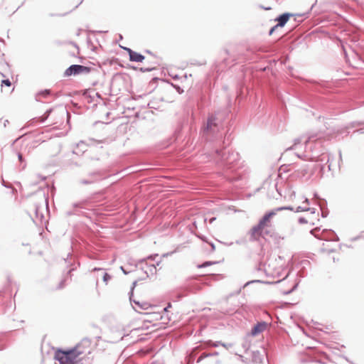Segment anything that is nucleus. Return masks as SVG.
<instances>
[{
    "mask_svg": "<svg viewBox=\"0 0 364 364\" xmlns=\"http://www.w3.org/2000/svg\"><path fill=\"white\" fill-rule=\"evenodd\" d=\"M290 258L286 261L281 256L278 257V259H275L279 267H274V273H276L277 277H283L282 279H279L277 281H274V286L278 292L283 295H287L293 292L298 287L300 280H294L289 284V282L287 280L288 276L290 274V269L289 268V262Z\"/></svg>",
    "mask_w": 364,
    "mask_h": 364,
    "instance_id": "f257e3e1",
    "label": "nucleus"
},
{
    "mask_svg": "<svg viewBox=\"0 0 364 364\" xmlns=\"http://www.w3.org/2000/svg\"><path fill=\"white\" fill-rule=\"evenodd\" d=\"M272 218L273 210H271L259 219L258 223L249 231L250 241H258L260 238L269 241L273 237Z\"/></svg>",
    "mask_w": 364,
    "mask_h": 364,
    "instance_id": "f03ea898",
    "label": "nucleus"
},
{
    "mask_svg": "<svg viewBox=\"0 0 364 364\" xmlns=\"http://www.w3.org/2000/svg\"><path fill=\"white\" fill-rule=\"evenodd\" d=\"M91 341L89 338H84L81 343L75 348L68 350H58L56 351L55 358L60 364H82L80 360H77V358L85 353L84 350H80L81 346L89 347Z\"/></svg>",
    "mask_w": 364,
    "mask_h": 364,
    "instance_id": "7ed1b4c3",
    "label": "nucleus"
},
{
    "mask_svg": "<svg viewBox=\"0 0 364 364\" xmlns=\"http://www.w3.org/2000/svg\"><path fill=\"white\" fill-rule=\"evenodd\" d=\"M218 112L208 114L207 120L201 128L203 137L206 139L209 135H213L219 129V124L221 122L218 117Z\"/></svg>",
    "mask_w": 364,
    "mask_h": 364,
    "instance_id": "20e7f679",
    "label": "nucleus"
},
{
    "mask_svg": "<svg viewBox=\"0 0 364 364\" xmlns=\"http://www.w3.org/2000/svg\"><path fill=\"white\" fill-rule=\"evenodd\" d=\"M200 284L197 282L196 278L187 279L184 285L181 288L182 292L178 294V299H181L188 295V293H195L200 289Z\"/></svg>",
    "mask_w": 364,
    "mask_h": 364,
    "instance_id": "39448f33",
    "label": "nucleus"
},
{
    "mask_svg": "<svg viewBox=\"0 0 364 364\" xmlns=\"http://www.w3.org/2000/svg\"><path fill=\"white\" fill-rule=\"evenodd\" d=\"M215 154L218 158L221 161L224 162L225 165L232 164L239 159V154L234 151L230 152L228 151L226 152L223 150L217 149Z\"/></svg>",
    "mask_w": 364,
    "mask_h": 364,
    "instance_id": "423d86ee",
    "label": "nucleus"
},
{
    "mask_svg": "<svg viewBox=\"0 0 364 364\" xmlns=\"http://www.w3.org/2000/svg\"><path fill=\"white\" fill-rule=\"evenodd\" d=\"M91 71V68L82 65H71L65 71V76L77 75L81 73H89Z\"/></svg>",
    "mask_w": 364,
    "mask_h": 364,
    "instance_id": "0eeeda50",
    "label": "nucleus"
},
{
    "mask_svg": "<svg viewBox=\"0 0 364 364\" xmlns=\"http://www.w3.org/2000/svg\"><path fill=\"white\" fill-rule=\"evenodd\" d=\"M41 201H42V203L41 205H36L35 206V218H36V219H33V221L36 223L38 222L42 223V221L44 218V215H43V212L41 211L43 209V206L45 205L46 210H48V198L45 196V195H43L42 196Z\"/></svg>",
    "mask_w": 364,
    "mask_h": 364,
    "instance_id": "6e6552de",
    "label": "nucleus"
},
{
    "mask_svg": "<svg viewBox=\"0 0 364 364\" xmlns=\"http://www.w3.org/2000/svg\"><path fill=\"white\" fill-rule=\"evenodd\" d=\"M292 16H294L293 14L285 12L274 18V22H277L274 25V30L278 28H283Z\"/></svg>",
    "mask_w": 364,
    "mask_h": 364,
    "instance_id": "1a4fd4ad",
    "label": "nucleus"
},
{
    "mask_svg": "<svg viewBox=\"0 0 364 364\" xmlns=\"http://www.w3.org/2000/svg\"><path fill=\"white\" fill-rule=\"evenodd\" d=\"M123 49L127 52L130 61L139 63L142 62L145 58V57L142 54L134 51L129 48L124 47L123 48Z\"/></svg>",
    "mask_w": 364,
    "mask_h": 364,
    "instance_id": "9d476101",
    "label": "nucleus"
},
{
    "mask_svg": "<svg viewBox=\"0 0 364 364\" xmlns=\"http://www.w3.org/2000/svg\"><path fill=\"white\" fill-rule=\"evenodd\" d=\"M267 326V323L265 321H261L258 322L257 324H255L251 331H250V336H255L258 335L259 333L263 332Z\"/></svg>",
    "mask_w": 364,
    "mask_h": 364,
    "instance_id": "9b49d317",
    "label": "nucleus"
},
{
    "mask_svg": "<svg viewBox=\"0 0 364 364\" xmlns=\"http://www.w3.org/2000/svg\"><path fill=\"white\" fill-rule=\"evenodd\" d=\"M132 296H133L129 295V300L131 303H134L136 306L137 309L134 308L135 311H139V310H146L149 309V303L144 301L140 302L139 301L134 300L132 299Z\"/></svg>",
    "mask_w": 364,
    "mask_h": 364,
    "instance_id": "f8f14e48",
    "label": "nucleus"
},
{
    "mask_svg": "<svg viewBox=\"0 0 364 364\" xmlns=\"http://www.w3.org/2000/svg\"><path fill=\"white\" fill-rule=\"evenodd\" d=\"M87 146H89V144L85 141H80L77 144V149L73 150V152L75 154H81L87 150Z\"/></svg>",
    "mask_w": 364,
    "mask_h": 364,
    "instance_id": "ddd939ff",
    "label": "nucleus"
},
{
    "mask_svg": "<svg viewBox=\"0 0 364 364\" xmlns=\"http://www.w3.org/2000/svg\"><path fill=\"white\" fill-rule=\"evenodd\" d=\"M324 233H327L328 237H326L325 236H322L320 237L321 240H331V241H338L339 240V237L336 234V232L334 231H333L332 230H323L322 234H324Z\"/></svg>",
    "mask_w": 364,
    "mask_h": 364,
    "instance_id": "4468645a",
    "label": "nucleus"
},
{
    "mask_svg": "<svg viewBox=\"0 0 364 364\" xmlns=\"http://www.w3.org/2000/svg\"><path fill=\"white\" fill-rule=\"evenodd\" d=\"M146 268L144 267H141V269L144 271V273L146 274V277H149V274L154 275L156 273V267L154 264L148 265L146 263Z\"/></svg>",
    "mask_w": 364,
    "mask_h": 364,
    "instance_id": "2eb2a0df",
    "label": "nucleus"
},
{
    "mask_svg": "<svg viewBox=\"0 0 364 364\" xmlns=\"http://www.w3.org/2000/svg\"><path fill=\"white\" fill-rule=\"evenodd\" d=\"M316 2H317V0H316L315 3L312 4L310 9L306 13L294 14V21L295 22H298V23L302 22L303 19H301V18L303 16H305L306 18L308 17V15L309 14L310 11L312 10L314 6L316 5Z\"/></svg>",
    "mask_w": 364,
    "mask_h": 364,
    "instance_id": "dca6fc26",
    "label": "nucleus"
},
{
    "mask_svg": "<svg viewBox=\"0 0 364 364\" xmlns=\"http://www.w3.org/2000/svg\"><path fill=\"white\" fill-rule=\"evenodd\" d=\"M319 208L321 211V217L326 218L328 215V210L327 208V201L326 200H322L319 203Z\"/></svg>",
    "mask_w": 364,
    "mask_h": 364,
    "instance_id": "f3484780",
    "label": "nucleus"
},
{
    "mask_svg": "<svg viewBox=\"0 0 364 364\" xmlns=\"http://www.w3.org/2000/svg\"><path fill=\"white\" fill-rule=\"evenodd\" d=\"M50 95V90H44L38 92L36 95V101H41L40 97H46Z\"/></svg>",
    "mask_w": 364,
    "mask_h": 364,
    "instance_id": "a211bd4d",
    "label": "nucleus"
},
{
    "mask_svg": "<svg viewBox=\"0 0 364 364\" xmlns=\"http://www.w3.org/2000/svg\"><path fill=\"white\" fill-rule=\"evenodd\" d=\"M98 181V178H84L79 181V183L82 185H89L94 183Z\"/></svg>",
    "mask_w": 364,
    "mask_h": 364,
    "instance_id": "6ab92c4d",
    "label": "nucleus"
},
{
    "mask_svg": "<svg viewBox=\"0 0 364 364\" xmlns=\"http://www.w3.org/2000/svg\"><path fill=\"white\" fill-rule=\"evenodd\" d=\"M89 178H98V181L102 178L101 173L100 171L91 172L88 174Z\"/></svg>",
    "mask_w": 364,
    "mask_h": 364,
    "instance_id": "aec40b11",
    "label": "nucleus"
},
{
    "mask_svg": "<svg viewBox=\"0 0 364 364\" xmlns=\"http://www.w3.org/2000/svg\"><path fill=\"white\" fill-rule=\"evenodd\" d=\"M301 142V139L300 138L294 139V144L292 146L286 149L285 152L282 154L284 156V154H287L289 151H291L292 149H295V146L300 144Z\"/></svg>",
    "mask_w": 364,
    "mask_h": 364,
    "instance_id": "412c9836",
    "label": "nucleus"
},
{
    "mask_svg": "<svg viewBox=\"0 0 364 364\" xmlns=\"http://www.w3.org/2000/svg\"><path fill=\"white\" fill-rule=\"evenodd\" d=\"M317 161L321 162L326 161V164H328L330 161V156L327 154H323Z\"/></svg>",
    "mask_w": 364,
    "mask_h": 364,
    "instance_id": "4be33fe9",
    "label": "nucleus"
},
{
    "mask_svg": "<svg viewBox=\"0 0 364 364\" xmlns=\"http://www.w3.org/2000/svg\"><path fill=\"white\" fill-rule=\"evenodd\" d=\"M253 283H266V284H272L273 282H264L262 280H260V279H255V280H252V281H249L247 282V283H245L243 286V287H245L246 286L250 284H253Z\"/></svg>",
    "mask_w": 364,
    "mask_h": 364,
    "instance_id": "5701e85b",
    "label": "nucleus"
},
{
    "mask_svg": "<svg viewBox=\"0 0 364 364\" xmlns=\"http://www.w3.org/2000/svg\"><path fill=\"white\" fill-rule=\"evenodd\" d=\"M158 255H149L147 258H145V259H140L137 264H134V267H137L139 264H143L146 259H151V260H154L155 257H157Z\"/></svg>",
    "mask_w": 364,
    "mask_h": 364,
    "instance_id": "b1692460",
    "label": "nucleus"
},
{
    "mask_svg": "<svg viewBox=\"0 0 364 364\" xmlns=\"http://www.w3.org/2000/svg\"><path fill=\"white\" fill-rule=\"evenodd\" d=\"M52 111L53 109H49L44 113V114L41 117V122H45L48 118Z\"/></svg>",
    "mask_w": 364,
    "mask_h": 364,
    "instance_id": "393cba45",
    "label": "nucleus"
},
{
    "mask_svg": "<svg viewBox=\"0 0 364 364\" xmlns=\"http://www.w3.org/2000/svg\"><path fill=\"white\" fill-rule=\"evenodd\" d=\"M209 342H212L211 340H208V341H203L198 348H201L202 349H204V348H209V347H212V344L211 343H209Z\"/></svg>",
    "mask_w": 364,
    "mask_h": 364,
    "instance_id": "a878e982",
    "label": "nucleus"
},
{
    "mask_svg": "<svg viewBox=\"0 0 364 364\" xmlns=\"http://www.w3.org/2000/svg\"><path fill=\"white\" fill-rule=\"evenodd\" d=\"M216 263H217V262L206 261V262H204L203 263H202L201 264L198 265V268H204V267L210 266V265H212L213 264H216Z\"/></svg>",
    "mask_w": 364,
    "mask_h": 364,
    "instance_id": "bb28decb",
    "label": "nucleus"
},
{
    "mask_svg": "<svg viewBox=\"0 0 364 364\" xmlns=\"http://www.w3.org/2000/svg\"><path fill=\"white\" fill-rule=\"evenodd\" d=\"M287 171V168L285 166L282 165V166H280L279 169H278V177H282V173H285Z\"/></svg>",
    "mask_w": 364,
    "mask_h": 364,
    "instance_id": "cd10ccee",
    "label": "nucleus"
},
{
    "mask_svg": "<svg viewBox=\"0 0 364 364\" xmlns=\"http://www.w3.org/2000/svg\"><path fill=\"white\" fill-rule=\"evenodd\" d=\"M219 355V353L217 352V351H214L213 353H203V358H208V357H210V356H217Z\"/></svg>",
    "mask_w": 364,
    "mask_h": 364,
    "instance_id": "c85d7f7f",
    "label": "nucleus"
},
{
    "mask_svg": "<svg viewBox=\"0 0 364 364\" xmlns=\"http://www.w3.org/2000/svg\"><path fill=\"white\" fill-rule=\"evenodd\" d=\"M310 210H311V208L298 206L296 208V210H295V212L298 213V212H301V211H308Z\"/></svg>",
    "mask_w": 364,
    "mask_h": 364,
    "instance_id": "c756f323",
    "label": "nucleus"
},
{
    "mask_svg": "<svg viewBox=\"0 0 364 364\" xmlns=\"http://www.w3.org/2000/svg\"><path fill=\"white\" fill-rule=\"evenodd\" d=\"M294 210V208L291 206L279 207V208H277L276 209L274 208V212L275 211H280V210Z\"/></svg>",
    "mask_w": 364,
    "mask_h": 364,
    "instance_id": "7c9ffc66",
    "label": "nucleus"
},
{
    "mask_svg": "<svg viewBox=\"0 0 364 364\" xmlns=\"http://www.w3.org/2000/svg\"><path fill=\"white\" fill-rule=\"evenodd\" d=\"M111 279V276L107 273V272H105L104 273V275H103V277H102V279H103V282L105 283V284H107L108 281Z\"/></svg>",
    "mask_w": 364,
    "mask_h": 364,
    "instance_id": "2f4dec72",
    "label": "nucleus"
},
{
    "mask_svg": "<svg viewBox=\"0 0 364 364\" xmlns=\"http://www.w3.org/2000/svg\"><path fill=\"white\" fill-rule=\"evenodd\" d=\"M317 139L316 138V136H314V135H310L307 139L305 141V144H306L307 143L310 142V141H316Z\"/></svg>",
    "mask_w": 364,
    "mask_h": 364,
    "instance_id": "473e14b6",
    "label": "nucleus"
},
{
    "mask_svg": "<svg viewBox=\"0 0 364 364\" xmlns=\"http://www.w3.org/2000/svg\"><path fill=\"white\" fill-rule=\"evenodd\" d=\"M1 85H5V86H7V87H9V86L11 85V82L9 80V79L3 80L1 81Z\"/></svg>",
    "mask_w": 364,
    "mask_h": 364,
    "instance_id": "72a5a7b5",
    "label": "nucleus"
},
{
    "mask_svg": "<svg viewBox=\"0 0 364 364\" xmlns=\"http://www.w3.org/2000/svg\"><path fill=\"white\" fill-rule=\"evenodd\" d=\"M65 287V279H63L59 283L57 289H63Z\"/></svg>",
    "mask_w": 364,
    "mask_h": 364,
    "instance_id": "f704fd0d",
    "label": "nucleus"
},
{
    "mask_svg": "<svg viewBox=\"0 0 364 364\" xmlns=\"http://www.w3.org/2000/svg\"><path fill=\"white\" fill-rule=\"evenodd\" d=\"M362 124H364V122H352L350 125L351 126V127H355L356 126H359V125H362Z\"/></svg>",
    "mask_w": 364,
    "mask_h": 364,
    "instance_id": "c9c22d12",
    "label": "nucleus"
},
{
    "mask_svg": "<svg viewBox=\"0 0 364 364\" xmlns=\"http://www.w3.org/2000/svg\"><path fill=\"white\" fill-rule=\"evenodd\" d=\"M154 68H140V71L142 72V73H147V72H150L151 70H153Z\"/></svg>",
    "mask_w": 364,
    "mask_h": 364,
    "instance_id": "e433bc0d",
    "label": "nucleus"
},
{
    "mask_svg": "<svg viewBox=\"0 0 364 364\" xmlns=\"http://www.w3.org/2000/svg\"><path fill=\"white\" fill-rule=\"evenodd\" d=\"M209 343L212 344V347L216 348V347H218L219 346H221L222 342L221 341H212V342H209Z\"/></svg>",
    "mask_w": 364,
    "mask_h": 364,
    "instance_id": "4c0bfd02",
    "label": "nucleus"
},
{
    "mask_svg": "<svg viewBox=\"0 0 364 364\" xmlns=\"http://www.w3.org/2000/svg\"><path fill=\"white\" fill-rule=\"evenodd\" d=\"M314 198L318 201V205H319V203L322 200H324L323 198H320V196L318 195V193H315L314 194Z\"/></svg>",
    "mask_w": 364,
    "mask_h": 364,
    "instance_id": "58836bf2",
    "label": "nucleus"
},
{
    "mask_svg": "<svg viewBox=\"0 0 364 364\" xmlns=\"http://www.w3.org/2000/svg\"><path fill=\"white\" fill-rule=\"evenodd\" d=\"M264 272L266 273V275L267 277H271L272 276V272L271 271V269L268 270L267 268H266V264L264 265Z\"/></svg>",
    "mask_w": 364,
    "mask_h": 364,
    "instance_id": "ea45409f",
    "label": "nucleus"
},
{
    "mask_svg": "<svg viewBox=\"0 0 364 364\" xmlns=\"http://www.w3.org/2000/svg\"><path fill=\"white\" fill-rule=\"evenodd\" d=\"M136 284H137V281H134L133 283H132V286L131 287V290H130V292H129V294L133 296V291H134V289L135 288V287L136 286Z\"/></svg>",
    "mask_w": 364,
    "mask_h": 364,
    "instance_id": "a19ab883",
    "label": "nucleus"
},
{
    "mask_svg": "<svg viewBox=\"0 0 364 364\" xmlns=\"http://www.w3.org/2000/svg\"><path fill=\"white\" fill-rule=\"evenodd\" d=\"M299 223L300 224H306L307 223V220L304 217H300L298 220Z\"/></svg>",
    "mask_w": 364,
    "mask_h": 364,
    "instance_id": "79ce46f5",
    "label": "nucleus"
},
{
    "mask_svg": "<svg viewBox=\"0 0 364 364\" xmlns=\"http://www.w3.org/2000/svg\"><path fill=\"white\" fill-rule=\"evenodd\" d=\"M221 346L224 347L226 349H229L230 348H231L232 346V343H225L222 342Z\"/></svg>",
    "mask_w": 364,
    "mask_h": 364,
    "instance_id": "37998d69",
    "label": "nucleus"
},
{
    "mask_svg": "<svg viewBox=\"0 0 364 364\" xmlns=\"http://www.w3.org/2000/svg\"><path fill=\"white\" fill-rule=\"evenodd\" d=\"M242 347L244 348L245 350H247L250 347V343L245 341V343H242Z\"/></svg>",
    "mask_w": 364,
    "mask_h": 364,
    "instance_id": "c03bdc74",
    "label": "nucleus"
},
{
    "mask_svg": "<svg viewBox=\"0 0 364 364\" xmlns=\"http://www.w3.org/2000/svg\"><path fill=\"white\" fill-rule=\"evenodd\" d=\"M18 159L21 163H23L24 161L23 155L21 153H18Z\"/></svg>",
    "mask_w": 364,
    "mask_h": 364,
    "instance_id": "a18cd8bd",
    "label": "nucleus"
},
{
    "mask_svg": "<svg viewBox=\"0 0 364 364\" xmlns=\"http://www.w3.org/2000/svg\"><path fill=\"white\" fill-rule=\"evenodd\" d=\"M2 186H4V187L7 188H12V186L8 183H6L4 179H2Z\"/></svg>",
    "mask_w": 364,
    "mask_h": 364,
    "instance_id": "49530a36",
    "label": "nucleus"
},
{
    "mask_svg": "<svg viewBox=\"0 0 364 364\" xmlns=\"http://www.w3.org/2000/svg\"><path fill=\"white\" fill-rule=\"evenodd\" d=\"M319 230H320V228H314V229H312V230H311V233L312 235H314L315 237H317V236L316 235V232H318Z\"/></svg>",
    "mask_w": 364,
    "mask_h": 364,
    "instance_id": "de8ad7c7",
    "label": "nucleus"
},
{
    "mask_svg": "<svg viewBox=\"0 0 364 364\" xmlns=\"http://www.w3.org/2000/svg\"><path fill=\"white\" fill-rule=\"evenodd\" d=\"M148 107L150 108V109H156V107H155V105L153 102H150L149 104H148Z\"/></svg>",
    "mask_w": 364,
    "mask_h": 364,
    "instance_id": "09e8293b",
    "label": "nucleus"
},
{
    "mask_svg": "<svg viewBox=\"0 0 364 364\" xmlns=\"http://www.w3.org/2000/svg\"><path fill=\"white\" fill-rule=\"evenodd\" d=\"M120 269H122V271L123 272V273H124V274H128L132 271V270H129V271L126 270V269L124 268V267H122V266L120 267Z\"/></svg>",
    "mask_w": 364,
    "mask_h": 364,
    "instance_id": "8fccbe9b",
    "label": "nucleus"
},
{
    "mask_svg": "<svg viewBox=\"0 0 364 364\" xmlns=\"http://www.w3.org/2000/svg\"><path fill=\"white\" fill-rule=\"evenodd\" d=\"M298 274H299V276H300L301 277H305L306 273H305L304 270H301V271H299V272H298Z\"/></svg>",
    "mask_w": 364,
    "mask_h": 364,
    "instance_id": "3c124183",
    "label": "nucleus"
},
{
    "mask_svg": "<svg viewBox=\"0 0 364 364\" xmlns=\"http://www.w3.org/2000/svg\"><path fill=\"white\" fill-rule=\"evenodd\" d=\"M74 208H81L82 207V203H75L73 204Z\"/></svg>",
    "mask_w": 364,
    "mask_h": 364,
    "instance_id": "603ef678",
    "label": "nucleus"
},
{
    "mask_svg": "<svg viewBox=\"0 0 364 364\" xmlns=\"http://www.w3.org/2000/svg\"><path fill=\"white\" fill-rule=\"evenodd\" d=\"M319 166H320V171L321 172H323V170H324V168H325V164H319Z\"/></svg>",
    "mask_w": 364,
    "mask_h": 364,
    "instance_id": "864d4df0",
    "label": "nucleus"
},
{
    "mask_svg": "<svg viewBox=\"0 0 364 364\" xmlns=\"http://www.w3.org/2000/svg\"><path fill=\"white\" fill-rule=\"evenodd\" d=\"M205 358L203 357V353L200 355V357L198 358L197 363H200L201 360L205 359Z\"/></svg>",
    "mask_w": 364,
    "mask_h": 364,
    "instance_id": "5fc2aeb1",
    "label": "nucleus"
},
{
    "mask_svg": "<svg viewBox=\"0 0 364 364\" xmlns=\"http://www.w3.org/2000/svg\"><path fill=\"white\" fill-rule=\"evenodd\" d=\"M269 35L272 36L273 35V26H272L269 30Z\"/></svg>",
    "mask_w": 364,
    "mask_h": 364,
    "instance_id": "6e6d98bb",
    "label": "nucleus"
},
{
    "mask_svg": "<svg viewBox=\"0 0 364 364\" xmlns=\"http://www.w3.org/2000/svg\"><path fill=\"white\" fill-rule=\"evenodd\" d=\"M209 244L211 246L212 251H214L215 249V245L213 242H210Z\"/></svg>",
    "mask_w": 364,
    "mask_h": 364,
    "instance_id": "4d7b16f0",
    "label": "nucleus"
},
{
    "mask_svg": "<svg viewBox=\"0 0 364 364\" xmlns=\"http://www.w3.org/2000/svg\"><path fill=\"white\" fill-rule=\"evenodd\" d=\"M260 7L264 10H271L272 9V7L271 6H268V7H264V6H260Z\"/></svg>",
    "mask_w": 364,
    "mask_h": 364,
    "instance_id": "13d9d810",
    "label": "nucleus"
},
{
    "mask_svg": "<svg viewBox=\"0 0 364 364\" xmlns=\"http://www.w3.org/2000/svg\"><path fill=\"white\" fill-rule=\"evenodd\" d=\"M171 304H168V306L164 308V311H168V308H171Z\"/></svg>",
    "mask_w": 364,
    "mask_h": 364,
    "instance_id": "bf43d9fd",
    "label": "nucleus"
},
{
    "mask_svg": "<svg viewBox=\"0 0 364 364\" xmlns=\"http://www.w3.org/2000/svg\"><path fill=\"white\" fill-rule=\"evenodd\" d=\"M174 252H175V251H173V252H168V253H166V254H164V255H163V257H167V256H168V255H172Z\"/></svg>",
    "mask_w": 364,
    "mask_h": 364,
    "instance_id": "052dcab7",
    "label": "nucleus"
},
{
    "mask_svg": "<svg viewBox=\"0 0 364 364\" xmlns=\"http://www.w3.org/2000/svg\"><path fill=\"white\" fill-rule=\"evenodd\" d=\"M301 264H302L303 265H305V264H309V261H308V260L302 261ZM304 267H305V266H304Z\"/></svg>",
    "mask_w": 364,
    "mask_h": 364,
    "instance_id": "680f3d73",
    "label": "nucleus"
},
{
    "mask_svg": "<svg viewBox=\"0 0 364 364\" xmlns=\"http://www.w3.org/2000/svg\"><path fill=\"white\" fill-rule=\"evenodd\" d=\"M9 123V120L8 119H6L4 122V127H6V125Z\"/></svg>",
    "mask_w": 364,
    "mask_h": 364,
    "instance_id": "e2e57ef3",
    "label": "nucleus"
},
{
    "mask_svg": "<svg viewBox=\"0 0 364 364\" xmlns=\"http://www.w3.org/2000/svg\"><path fill=\"white\" fill-rule=\"evenodd\" d=\"M274 188H276L277 192L280 196H282V194H281V193H280L279 190L277 188V185H274Z\"/></svg>",
    "mask_w": 364,
    "mask_h": 364,
    "instance_id": "0e129e2a",
    "label": "nucleus"
},
{
    "mask_svg": "<svg viewBox=\"0 0 364 364\" xmlns=\"http://www.w3.org/2000/svg\"><path fill=\"white\" fill-rule=\"evenodd\" d=\"M360 238V236H358V237H353L351 239L352 241H355V240H357Z\"/></svg>",
    "mask_w": 364,
    "mask_h": 364,
    "instance_id": "69168bd1",
    "label": "nucleus"
},
{
    "mask_svg": "<svg viewBox=\"0 0 364 364\" xmlns=\"http://www.w3.org/2000/svg\"><path fill=\"white\" fill-rule=\"evenodd\" d=\"M311 213H315L316 209L312 208L311 210H309Z\"/></svg>",
    "mask_w": 364,
    "mask_h": 364,
    "instance_id": "338daca9",
    "label": "nucleus"
},
{
    "mask_svg": "<svg viewBox=\"0 0 364 364\" xmlns=\"http://www.w3.org/2000/svg\"><path fill=\"white\" fill-rule=\"evenodd\" d=\"M38 176L41 178V181H44L46 179V177H45V176Z\"/></svg>",
    "mask_w": 364,
    "mask_h": 364,
    "instance_id": "774afa93",
    "label": "nucleus"
}]
</instances>
